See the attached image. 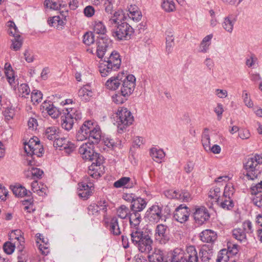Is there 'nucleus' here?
Segmentation results:
<instances>
[{
	"label": "nucleus",
	"mask_w": 262,
	"mask_h": 262,
	"mask_svg": "<svg viewBox=\"0 0 262 262\" xmlns=\"http://www.w3.org/2000/svg\"><path fill=\"white\" fill-rule=\"evenodd\" d=\"M16 247V242L12 243L11 242H6L3 245L4 251L7 254H12Z\"/></svg>",
	"instance_id": "obj_47"
},
{
	"label": "nucleus",
	"mask_w": 262,
	"mask_h": 262,
	"mask_svg": "<svg viewBox=\"0 0 262 262\" xmlns=\"http://www.w3.org/2000/svg\"><path fill=\"white\" fill-rule=\"evenodd\" d=\"M73 120L64 112V115L61 117V125L63 128L67 130H71L74 124Z\"/></svg>",
	"instance_id": "obj_29"
},
{
	"label": "nucleus",
	"mask_w": 262,
	"mask_h": 262,
	"mask_svg": "<svg viewBox=\"0 0 262 262\" xmlns=\"http://www.w3.org/2000/svg\"><path fill=\"white\" fill-rule=\"evenodd\" d=\"M146 201L140 197L136 198L130 205V209L133 212H138L142 211L146 206Z\"/></svg>",
	"instance_id": "obj_23"
},
{
	"label": "nucleus",
	"mask_w": 262,
	"mask_h": 262,
	"mask_svg": "<svg viewBox=\"0 0 262 262\" xmlns=\"http://www.w3.org/2000/svg\"><path fill=\"white\" fill-rule=\"evenodd\" d=\"M32 203L33 200L32 198L24 200L23 201V204L26 205L24 208L25 210H27L29 212L34 211L35 209L33 208Z\"/></svg>",
	"instance_id": "obj_59"
},
{
	"label": "nucleus",
	"mask_w": 262,
	"mask_h": 262,
	"mask_svg": "<svg viewBox=\"0 0 262 262\" xmlns=\"http://www.w3.org/2000/svg\"><path fill=\"white\" fill-rule=\"evenodd\" d=\"M164 253L160 249L155 248L151 253L148 256L149 262H162L163 261Z\"/></svg>",
	"instance_id": "obj_27"
},
{
	"label": "nucleus",
	"mask_w": 262,
	"mask_h": 262,
	"mask_svg": "<svg viewBox=\"0 0 262 262\" xmlns=\"http://www.w3.org/2000/svg\"><path fill=\"white\" fill-rule=\"evenodd\" d=\"M262 164V157L256 155L248 158L244 163V167L247 170L246 176L250 180L256 178L260 173L259 165Z\"/></svg>",
	"instance_id": "obj_8"
},
{
	"label": "nucleus",
	"mask_w": 262,
	"mask_h": 262,
	"mask_svg": "<svg viewBox=\"0 0 262 262\" xmlns=\"http://www.w3.org/2000/svg\"><path fill=\"white\" fill-rule=\"evenodd\" d=\"M44 5L47 8L58 10L61 6L60 0H45Z\"/></svg>",
	"instance_id": "obj_43"
},
{
	"label": "nucleus",
	"mask_w": 262,
	"mask_h": 262,
	"mask_svg": "<svg viewBox=\"0 0 262 262\" xmlns=\"http://www.w3.org/2000/svg\"><path fill=\"white\" fill-rule=\"evenodd\" d=\"M5 74L9 84L14 89L17 84H18L17 79H16L14 72L11 64L6 63L4 67Z\"/></svg>",
	"instance_id": "obj_20"
},
{
	"label": "nucleus",
	"mask_w": 262,
	"mask_h": 262,
	"mask_svg": "<svg viewBox=\"0 0 262 262\" xmlns=\"http://www.w3.org/2000/svg\"><path fill=\"white\" fill-rule=\"evenodd\" d=\"M227 250L231 256L234 255L238 252V246L236 244L229 243L228 244V249Z\"/></svg>",
	"instance_id": "obj_60"
},
{
	"label": "nucleus",
	"mask_w": 262,
	"mask_h": 262,
	"mask_svg": "<svg viewBox=\"0 0 262 262\" xmlns=\"http://www.w3.org/2000/svg\"><path fill=\"white\" fill-rule=\"evenodd\" d=\"M41 107L42 112H46L53 118H58L61 113L59 109L50 102L45 101Z\"/></svg>",
	"instance_id": "obj_21"
},
{
	"label": "nucleus",
	"mask_w": 262,
	"mask_h": 262,
	"mask_svg": "<svg viewBox=\"0 0 262 262\" xmlns=\"http://www.w3.org/2000/svg\"><path fill=\"white\" fill-rule=\"evenodd\" d=\"M3 115L7 120L12 119L15 115V110L11 107H7L3 112Z\"/></svg>",
	"instance_id": "obj_56"
},
{
	"label": "nucleus",
	"mask_w": 262,
	"mask_h": 262,
	"mask_svg": "<svg viewBox=\"0 0 262 262\" xmlns=\"http://www.w3.org/2000/svg\"><path fill=\"white\" fill-rule=\"evenodd\" d=\"M24 149L28 157H29L30 155L31 158L32 156L35 155L40 157L42 156L43 151L42 146L40 144V141L37 137L31 138L28 143H25Z\"/></svg>",
	"instance_id": "obj_10"
},
{
	"label": "nucleus",
	"mask_w": 262,
	"mask_h": 262,
	"mask_svg": "<svg viewBox=\"0 0 262 262\" xmlns=\"http://www.w3.org/2000/svg\"><path fill=\"white\" fill-rule=\"evenodd\" d=\"M208 196L210 198L214 199L215 202H219L221 196L220 188L219 187L211 188L208 193Z\"/></svg>",
	"instance_id": "obj_45"
},
{
	"label": "nucleus",
	"mask_w": 262,
	"mask_h": 262,
	"mask_svg": "<svg viewBox=\"0 0 262 262\" xmlns=\"http://www.w3.org/2000/svg\"><path fill=\"white\" fill-rule=\"evenodd\" d=\"M12 191L16 196L23 198L24 196H30L32 192L28 191L24 187L19 185L14 186L12 189Z\"/></svg>",
	"instance_id": "obj_32"
},
{
	"label": "nucleus",
	"mask_w": 262,
	"mask_h": 262,
	"mask_svg": "<svg viewBox=\"0 0 262 262\" xmlns=\"http://www.w3.org/2000/svg\"><path fill=\"white\" fill-rule=\"evenodd\" d=\"M66 113L70 117H71L74 123L81 120L82 118L81 113L76 108L67 107L66 108Z\"/></svg>",
	"instance_id": "obj_35"
},
{
	"label": "nucleus",
	"mask_w": 262,
	"mask_h": 262,
	"mask_svg": "<svg viewBox=\"0 0 262 262\" xmlns=\"http://www.w3.org/2000/svg\"><path fill=\"white\" fill-rule=\"evenodd\" d=\"M117 214L119 217L122 219L129 218L130 213L129 209L125 205H122L117 210Z\"/></svg>",
	"instance_id": "obj_38"
},
{
	"label": "nucleus",
	"mask_w": 262,
	"mask_h": 262,
	"mask_svg": "<svg viewBox=\"0 0 262 262\" xmlns=\"http://www.w3.org/2000/svg\"><path fill=\"white\" fill-rule=\"evenodd\" d=\"M146 217L152 223L158 222L162 217V209L157 205H153L146 212Z\"/></svg>",
	"instance_id": "obj_17"
},
{
	"label": "nucleus",
	"mask_w": 262,
	"mask_h": 262,
	"mask_svg": "<svg viewBox=\"0 0 262 262\" xmlns=\"http://www.w3.org/2000/svg\"><path fill=\"white\" fill-rule=\"evenodd\" d=\"M201 240L204 243H213L216 239V234L211 230H205L200 235Z\"/></svg>",
	"instance_id": "obj_24"
},
{
	"label": "nucleus",
	"mask_w": 262,
	"mask_h": 262,
	"mask_svg": "<svg viewBox=\"0 0 262 262\" xmlns=\"http://www.w3.org/2000/svg\"><path fill=\"white\" fill-rule=\"evenodd\" d=\"M161 6L162 8L167 12L173 11L175 9V5L173 0H163Z\"/></svg>",
	"instance_id": "obj_44"
},
{
	"label": "nucleus",
	"mask_w": 262,
	"mask_h": 262,
	"mask_svg": "<svg viewBox=\"0 0 262 262\" xmlns=\"http://www.w3.org/2000/svg\"><path fill=\"white\" fill-rule=\"evenodd\" d=\"M103 143L109 148H114L120 145L121 141L118 139H114L110 137H106L103 139Z\"/></svg>",
	"instance_id": "obj_41"
},
{
	"label": "nucleus",
	"mask_w": 262,
	"mask_h": 262,
	"mask_svg": "<svg viewBox=\"0 0 262 262\" xmlns=\"http://www.w3.org/2000/svg\"><path fill=\"white\" fill-rule=\"evenodd\" d=\"M123 17L121 11L115 12L108 20V24L115 25L112 31L113 36L118 40H126L130 38L134 33L133 28L126 22H120Z\"/></svg>",
	"instance_id": "obj_2"
},
{
	"label": "nucleus",
	"mask_w": 262,
	"mask_h": 262,
	"mask_svg": "<svg viewBox=\"0 0 262 262\" xmlns=\"http://www.w3.org/2000/svg\"><path fill=\"white\" fill-rule=\"evenodd\" d=\"M124 75V72L119 73L117 76H113L108 79L106 83V87L111 90H115L121 85Z\"/></svg>",
	"instance_id": "obj_19"
},
{
	"label": "nucleus",
	"mask_w": 262,
	"mask_h": 262,
	"mask_svg": "<svg viewBox=\"0 0 262 262\" xmlns=\"http://www.w3.org/2000/svg\"><path fill=\"white\" fill-rule=\"evenodd\" d=\"M8 27H9L8 32L10 35H11L13 37L20 36L19 33L14 22L11 21L8 22Z\"/></svg>",
	"instance_id": "obj_48"
},
{
	"label": "nucleus",
	"mask_w": 262,
	"mask_h": 262,
	"mask_svg": "<svg viewBox=\"0 0 262 262\" xmlns=\"http://www.w3.org/2000/svg\"><path fill=\"white\" fill-rule=\"evenodd\" d=\"M30 171L31 174V179L33 180L41 178L43 173V171L40 169L33 167H31Z\"/></svg>",
	"instance_id": "obj_54"
},
{
	"label": "nucleus",
	"mask_w": 262,
	"mask_h": 262,
	"mask_svg": "<svg viewBox=\"0 0 262 262\" xmlns=\"http://www.w3.org/2000/svg\"><path fill=\"white\" fill-rule=\"evenodd\" d=\"M42 99V94L38 90H34L31 93V101L33 103L41 102Z\"/></svg>",
	"instance_id": "obj_53"
},
{
	"label": "nucleus",
	"mask_w": 262,
	"mask_h": 262,
	"mask_svg": "<svg viewBox=\"0 0 262 262\" xmlns=\"http://www.w3.org/2000/svg\"><path fill=\"white\" fill-rule=\"evenodd\" d=\"M213 37L212 34H209L205 36L201 42L199 52L201 53H207L209 50L211 45V40Z\"/></svg>",
	"instance_id": "obj_30"
},
{
	"label": "nucleus",
	"mask_w": 262,
	"mask_h": 262,
	"mask_svg": "<svg viewBox=\"0 0 262 262\" xmlns=\"http://www.w3.org/2000/svg\"><path fill=\"white\" fill-rule=\"evenodd\" d=\"M155 238L161 244H165L170 239L168 227L163 224L158 225L156 228Z\"/></svg>",
	"instance_id": "obj_11"
},
{
	"label": "nucleus",
	"mask_w": 262,
	"mask_h": 262,
	"mask_svg": "<svg viewBox=\"0 0 262 262\" xmlns=\"http://www.w3.org/2000/svg\"><path fill=\"white\" fill-rule=\"evenodd\" d=\"M234 193V188L232 184L227 185L225 187L224 192L223 194L224 198H231Z\"/></svg>",
	"instance_id": "obj_55"
},
{
	"label": "nucleus",
	"mask_w": 262,
	"mask_h": 262,
	"mask_svg": "<svg viewBox=\"0 0 262 262\" xmlns=\"http://www.w3.org/2000/svg\"><path fill=\"white\" fill-rule=\"evenodd\" d=\"M230 256H231L228 253V251L227 250V249H222L219 252L216 261L228 262Z\"/></svg>",
	"instance_id": "obj_46"
},
{
	"label": "nucleus",
	"mask_w": 262,
	"mask_h": 262,
	"mask_svg": "<svg viewBox=\"0 0 262 262\" xmlns=\"http://www.w3.org/2000/svg\"><path fill=\"white\" fill-rule=\"evenodd\" d=\"M242 227V229L245 233H252L253 232L252 224L249 220H246L243 222Z\"/></svg>",
	"instance_id": "obj_57"
},
{
	"label": "nucleus",
	"mask_w": 262,
	"mask_h": 262,
	"mask_svg": "<svg viewBox=\"0 0 262 262\" xmlns=\"http://www.w3.org/2000/svg\"><path fill=\"white\" fill-rule=\"evenodd\" d=\"M130 235L132 243L141 252H149L151 250L153 242L148 234L141 231Z\"/></svg>",
	"instance_id": "obj_6"
},
{
	"label": "nucleus",
	"mask_w": 262,
	"mask_h": 262,
	"mask_svg": "<svg viewBox=\"0 0 262 262\" xmlns=\"http://www.w3.org/2000/svg\"><path fill=\"white\" fill-rule=\"evenodd\" d=\"M232 234L233 237L241 242H246V233L241 228H236L233 230Z\"/></svg>",
	"instance_id": "obj_40"
},
{
	"label": "nucleus",
	"mask_w": 262,
	"mask_h": 262,
	"mask_svg": "<svg viewBox=\"0 0 262 262\" xmlns=\"http://www.w3.org/2000/svg\"><path fill=\"white\" fill-rule=\"evenodd\" d=\"M116 123L118 131L121 133L134 121V117L132 113L126 108L120 107L116 113Z\"/></svg>",
	"instance_id": "obj_9"
},
{
	"label": "nucleus",
	"mask_w": 262,
	"mask_h": 262,
	"mask_svg": "<svg viewBox=\"0 0 262 262\" xmlns=\"http://www.w3.org/2000/svg\"><path fill=\"white\" fill-rule=\"evenodd\" d=\"M190 211L189 208L186 205L181 204L176 208L173 217L177 221L181 223H184L189 219Z\"/></svg>",
	"instance_id": "obj_12"
},
{
	"label": "nucleus",
	"mask_w": 262,
	"mask_h": 262,
	"mask_svg": "<svg viewBox=\"0 0 262 262\" xmlns=\"http://www.w3.org/2000/svg\"><path fill=\"white\" fill-rule=\"evenodd\" d=\"M128 17L135 21H139L142 18V14L141 11L138 10L136 11V13L127 14Z\"/></svg>",
	"instance_id": "obj_63"
},
{
	"label": "nucleus",
	"mask_w": 262,
	"mask_h": 262,
	"mask_svg": "<svg viewBox=\"0 0 262 262\" xmlns=\"http://www.w3.org/2000/svg\"><path fill=\"white\" fill-rule=\"evenodd\" d=\"M202 145L206 151H209L210 146V139L208 133V129L205 128L202 136Z\"/></svg>",
	"instance_id": "obj_39"
},
{
	"label": "nucleus",
	"mask_w": 262,
	"mask_h": 262,
	"mask_svg": "<svg viewBox=\"0 0 262 262\" xmlns=\"http://www.w3.org/2000/svg\"><path fill=\"white\" fill-rule=\"evenodd\" d=\"M222 208L230 210L233 208L234 203L231 198H223L222 200L220 199V202L216 203Z\"/></svg>",
	"instance_id": "obj_34"
},
{
	"label": "nucleus",
	"mask_w": 262,
	"mask_h": 262,
	"mask_svg": "<svg viewBox=\"0 0 262 262\" xmlns=\"http://www.w3.org/2000/svg\"><path fill=\"white\" fill-rule=\"evenodd\" d=\"M58 129L55 126L47 127L44 133V138L49 140L56 139L58 136Z\"/></svg>",
	"instance_id": "obj_33"
},
{
	"label": "nucleus",
	"mask_w": 262,
	"mask_h": 262,
	"mask_svg": "<svg viewBox=\"0 0 262 262\" xmlns=\"http://www.w3.org/2000/svg\"><path fill=\"white\" fill-rule=\"evenodd\" d=\"M129 219L131 232L130 234H133L134 233L142 231L139 227L142 220L141 215L139 213L133 212L129 216Z\"/></svg>",
	"instance_id": "obj_18"
},
{
	"label": "nucleus",
	"mask_w": 262,
	"mask_h": 262,
	"mask_svg": "<svg viewBox=\"0 0 262 262\" xmlns=\"http://www.w3.org/2000/svg\"><path fill=\"white\" fill-rule=\"evenodd\" d=\"M82 182L78 184L79 185V192L78 195L80 197L83 198L84 200L87 199L90 196H91L93 193L94 190V186L93 183L90 182Z\"/></svg>",
	"instance_id": "obj_16"
},
{
	"label": "nucleus",
	"mask_w": 262,
	"mask_h": 262,
	"mask_svg": "<svg viewBox=\"0 0 262 262\" xmlns=\"http://www.w3.org/2000/svg\"><path fill=\"white\" fill-rule=\"evenodd\" d=\"M78 96L82 101H88L93 96V92L89 85H86L78 91Z\"/></svg>",
	"instance_id": "obj_25"
},
{
	"label": "nucleus",
	"mask_w": 262,
	"mask_h": 262,
	"mask_svg": "<svg viewBox=\"0 0 262 262\" xmlns=\"http://www.w3.org/2000/svg\"><path fill=\"white\" fill-rule=\"evenodd\" d=\"M93 147V144L87 141L80 146L79 152L82 159L92 162L91 165L89 166L88 174L93 178L98 179L103 173L104 167L102 165L103 157L94 152Z\"/></svg>",
	"instance_id": "obj_1"
},
{
	"label": "nucleus",
	"mask_w": 262,
	"mask_h": 262,
	"mask_svg": "<svg viewBox=\"0 0 262 262\" xmlns=\"http://www.w3.org/2000/svg\"><path fill=\"white\" fill-rule=\"evenodd\" d=\"M134 186V182L129 177H122L114 183V186L116 188L124 187L126 188H130Z\"/></svg>",
	"instance_id": "obj_26"
},
{
	"label": "nucleus",
	"mask_w": 262,
	"mask_h": 262,
	"mask_svg": "<svg viewBox=\"0 0 262 262\" xmlns=\"http://www.w3.org/2000/svg\"><path fill=\"white\" fill-rule=\"evenodd\" d=\"M95 10L92 6H88L83 10V13L87 17H91L94 15Z\"/></svg>",
	"instance_id": "obj_62"
},
{
	"label": "nucleus",
	"mask_w": 262,
	"mask_h": 262,
	"mask_svg": "<svg viewBox=\"0 0 262 262\" xmlns=\"http://www.w3.org/2000/svg\"><path fill=\"white\" fill-rule=\"evenodd\" d=\"M243 98L244 102L246 106H247L248 107H253V103L252 102L250 97L249 96V95L246 91L243 92Z\"/></svg>",
	"instance_id": "obj_64"
},
{
	"label": "nucleus",
	"mask_w": 262,
	"mask_h": 262,
	"mask_svg": "<svg viewBox=\"0 0 262 262\" xmlns=\"http://www.w3.org/2000/svg\"><path fill=\"white\" fill-rule=\"evenodd\" d=\"M31 190L34 192L36 193L39 196H44L46 194L47 189L44 187L42 185L40 187L38 185V181L36 180H33L31 183Z\"/></svg>",
	"instance_id": "obj_31"
},
{
	"label": "nucleus",
	"mask_w": 262,
	"mask_h": 262,
	"mask_svg": "<svg viewBox=\"0 0 262 262\" xmlns=\"http://www.w3.org/2000/svg\"><path fill=\"white\" fill-rule=\"evenodd\" d=\"M193 216L195 222L199 225H202L209 220L210 214L206 208L202 206L195 208Z\"/></svg>",
	"instance_id": "obj_15"
},
{
	"label": "nucleus",
	"mask_w": 262,
	"mask_h": 262,
	"mask_svg": "<svg viewBox=\"0 0 262 262\" xmlns=\"http://www.w3.org/2000/svg\"><path fill=\"white\" fill-rule=\"evenodd\" d=\"M104 7L106 13L112 14L113 11L112 0H105Z\"/></svg>",
	"instance_id": "obj_61"
},
{
	"label": "nucleus",
	"mask_w": 262,
	"mask_h": 262,
	"mask_svg": "<svg viewBox=\"0 0 262 262\" xmlns=\"http://www.w3.org/2000/svg\"><path fill=\"white\" fill-rule=\"evenodd\" d=\"M53 145L56 148H59L61 150H64L68 154H71L75 149V145L65 138H57Z\"/></svg>",
	"instance_id": "obj_13"
},
{
	"label": "nucleus",
	"mask_w": 262,
	"mask_h": 262,
	"mask_svg": "<svg viewBox=\"0 0 262 262\" xmlns=\"http://www.w3.org/2000/svg\"><path fill=\"white\" fill-rule=\"evenodd\" d=\"M106 226L109 228L111 233L114 235H119L121 232L119 226L118 220L116 216L112 217L110 221L105 222Z\"/></svg>",
	"instance_id": "obj_22"
},
{
	"label": "nucleus",
	"mask_w": 262,
	"mask_h": 262,
	"mask_svg": "<svg viewBox=\"0 0 262 262\" xmlns=\"http://www.w3.org/2000/svg\"><path fill=\"white\" fill-rule=\"evenodd\" d=\"M198 252L194 246L186 248V252L181 248H176L172 253L171 262H198Z\"/></svg>",
	"instance_id": "obj_5"
},
{
	"label": "nucleus",
	"mask_w": 262,
	"mask_h": 262,
	"mask_svg": "<svg viewBox=\"0 0 262 262\" xmlns=\"http://www.w3.org/2000/svg\"><path fill=\"white\" fill-rule=\"evenodd\" d=\"M136 78L133 75H124L119 91L112 96L113 101L116 104L124 103L134 91Z\"/></svg>",
	"instance_id": "obj_3"
},
{
	"label": "nucleus",
	"mask_w": 262,
	"mask_h": 262,
	"mask_svg": "<svg viewBox=\"0 0 262 262\" xmlns=\"http://www.w3.org/2000/svg\"><path fill=\"white\" fill-rule=\"evenodd\" d=\"M252 203L258 208L262 210V193L254 196L252 200Z\"/></svg>",
	"instance_id": "obj_58"
},
{
	"label": "nucleus",
	"mask_w": 262,
	"mask_h": 262,
	"mask_svg": "<svg viewBox=\"0 0 262 262\" xmlns=\"http://www.w3.org/2000/svg\"><path fill=\"white\" fill-rule=\"evenodd\" d=\"M121 63L119 54L116 51L112 52L107 60L101 63L99 67L101 76L105 77L110 74L112 72L117 70L119 69Z\"/></svg>",
	"instance_id": "obj_7"
},
{
	"label": "nucleus",
	"mask_w": 262,
	"mask_h": 262,
	"mask_svg": "<svg viewBox=\"0 0 262 262\" xmlns=\"http://www.w3.org/2000/svg\"><path fill=\"white\" fill-rule=\"evenodd\" d=\"M178 200L182 202H188L191 200L192 197L189 192L186 190L179 191Z\"/></svg>",
	"instance_id": "obj_50"
},
{
	"label": "nucleus",
	"mask_w": 262,
	"mask_h": 262,
	"mask_svg": "<svg viewBox=\"0 0 262 262\" xmlns=\"http://www.w3.org/2000/svg\"><path fill=\"white\" fill-rule=\"evenodd\" d=\"M94 41L95 36L92 32H88L83 35V42L85 45L90 46L93 44Z\"/></svg>",
	"instance_id": "obj_49"
},
{
	"label": "nucleus",
	"mask_w": 262,
	"mask_h": 262,
	"mask_svg": "<svg viewBox=\"0 0 262 262\" xmlns=\"http://www.w3.org/2000/svg\"><path fill=\"white\" fill-rule=\"evenodd\" d=\"M235 21V19L232 16L225 17L223 23V28L228 32L231 33L233 29Z\"/></svg>",
	"instance_id": "obj_36"
},
{
	"label": "nucleus",
	"mask_w": 262,
	"mask_h": 262,
	"mask_svg": "<svg viewBox=\"0 0 262 262\" xmlns=\"http://www.w3.org/2000/svg\"><path fill=\"white\" fill-rule=\"evenodd\" d=\"M150 156L155 161L160 163L164 157L165 153L162 149L152 148L150 149Z\"/></svg>",
	"instance_id": "obj_37"
},
{
	"label": "nucleus",
	"mask_w": 262,
	"mask_h": 262,
	"mask_svg": "<svg viewBox=\"0 0 262 262\" xmlns=\"http://www.w3.org/2000/svg\"><path fill=\"white\" fill-rule=\"evenodd\" d=\"M111 43V40L106 37H100L97 40L96 54L98 58H102Z\"/></svg>",
	"instance_id": "obj_14"
},
{
	"label": "nucleus",
	"mask_w": 262,
	"mask_h": 262,
	"mask_svg": "<svg viewBox=\"0 0 262 262\" xmlns=\"http://www.w3.org/2000/svg\"><path fill=\"white\" fill-rule=\"evenodd\" d=\"M18 95L19 97H27L30 93V89L26 83H22L18 86Z\"/></svg>",
	"instance_id": "obj_42"
},
{
	"label": "nucleus",
	"mask_w": 262,
	"mask_h": 262,
	"mask_svg": "<svg viewBox=\"0 0 262 262\" xmlns=\"http://www.w3.org/2000/svg\"><path fill=\"white\" fill-rule=\"evenodd\" d=\"M94 31L97 34L104 35L106 32V29L102 22L98 21L95 23Z\"/></svg>",
	"instance_id": "obj_51"
},
{
	"label": "nucleus",
	"mask_w": 262,
	"mask_h": 262,
	"mask_svg": "<svg viewBox=\"0 0 262 262\" xmlns=\"http://www.w3.org/2000/svg\"><path fill=\"white\" fill-rule=\"evenodd\" d=\"M77 140L82 141L87 139H94V142L98 143L101 138V131L95 122L88 120L85 121L76 134ZM94 142V141H92Z\"/></svg>",
	"instance_id": "obj_4"
},
{
	"label": "nucleus",
	"mask_w": 262,
	"mask_h": 262,
	"mask_svg": "<svg viewBox=\"0 0 262 262\" xmlns=\"http://www.w3.org/2000/svg\"><path fill=\"white\" fill-rule=\"evenodd\" d=\"M12 45L11 46V48L14 51L19 50L22 46V39L20 37V36H18V37H14V38L11 39Z\"/></svg>",
	"instance_id": "obj_52"
},
{
	"label": "nucleus",
	"mask_w": 262,
	"mask_h": 262,
	"mask_svg": "<svg viewBox=\"0 0 262 262\" xmlns=\"http://www.w3.org/2000/svg\"><path fill=\"white\" fill-rule=\"evenodd\" d=\"M49 25L51 27H54L58 30H61L65 25L64 20L60 18L59 16H54L49 18L48 20Z\"/></svg>",
	"instance_id": "obj_28"
}]
</instances>
